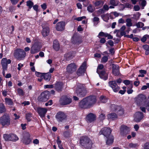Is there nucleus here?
<instances>
[{"instance_id":"obj_1","label":"nucleus","mask_w":149,"mask_h":149,"mask_svg":"<svg viewBox=\"0 0 149 149\" xmlns=\"http://www.w3.org/2000/svg\"><path fill=\"white\" fill-rule=\"evenodd\" d=\"M97 101L96 96L90 95L84 98L79 102V107L84 109L89 108L93 107Z\"/></svg>"},{"instance_id":"obj_2","label":"nucleus","mask_w":149,"mask_h":149,"mask_svg":"<svg viewBox=\"0 0 149 149\" xmlns=\"http://www.w3.org/2000/svg\"><path fill=\"white\" fill-rule=\"evenodd\" d=\"M80 146L85 149H91L93 144V141L87 136L83 135L79 139Z\"/></svg>"},{"instance_id":"obj_3","label":"nucleus","mask_w":149,"mask_h":149,"mask_svg":"<svg viewBox=\"0 0 149 149\" xmlns=\"http://www.w3.org/2000/svg\"><path fill=\"white\" fill-rule=\"evenodd\" d=\"M110 109L112 111L115 112L119 116H123L125 113V109L121 105L111 104Z\"/></svg>"},{"instance_id":"obj_4","label":"nucleus","mask_w":149,"mask_h":149,"mask_svg":"<svg viewBox=\"0 0 149 149\" xmlns=\"http://www.w3.org/2000/svg\"><path fill=\"white\" fill-rule=\"evenodd\" d=\"M76 93L79 97H83L86 95L87 92L83 84H79L77 85Z\"/></svg>"},{"instance_id":"obj_5","label":"nucleus","mask_w":149,"mask_h":149,"mask_svg":"<svg viewBox=\"0 0 149 149\" xmlns=\"http://www.w3.org/2000/svg\"><path fill=\"white\" fill-rule=\"evenodd\" d=\"M13 55L16 59L21 60H23L26 56V53L22 49L17 48L14 50Z\"/></svg>"},{"instance_id":"obj_6","label":"nucleus","mask_w":149,"mask_h":149,"mask_svg":"<svg viewBox=\"0 0 149 149\" xmlns=\"http://www.w3.org/2000/svg\"><path fill=\"white\" fill-rule=\"evenodd\" d=\"M10 123V120L9 116L4 114L0 117V125H2L3 127L9 125Z\"/></svg>"},{"instance_id":"obj_7","label":"nucleus","mask_w":149,"mask_h":149,"mask_svg":"<svg viewBox=\"0 0 149 149\" xmlns=\"http://www.w3.org/2000/svg\"><path fill=\"white\" fill-rule=\"evenodd\" d=\"M50 93L49 91H45L42 92L38 97V101L40 102H45L49 98Z\"/></svg>"},{"instance_id":"obj_8","label":"nucleus","mask_w":149,"mask_h":149,"mask_svg":"<svg viewBox=\"0 0 149 149\" xmlns=\"http://www.w3.org/2000/svg\"><path fill=\"white\" fill-rule=\"evenodd\" d=\"M146 97L145 95L141 94H139L135 98V102L138 105H141L143 106L145 101L148 100H146Z\"/></svg>"},{"instance_id":"obj_9","label":"nucleus","mask_w":149,"mask_h":149,"mask_svg":"<svg viewBox=\"0 0 149 149\" xmlns=\"http://www.w3.org/2000/svg\"><path fill=\"white\" fill-rule=\"evenodd\" d=\"M77 68V65L74 63L69 64L66 68V72L69 74H72L76 71Z\"/></svg>"},{"instance_id":"obj_10","label":"nucleus","mask_w":149,"mask_h":149,"mask_svg":"<svg viewBox=\"0 0 149 149\" xmlns=\"http://www.w3.org/2000/svg\"><path fill=\"white\" fill-rule=\"evenodd\" d=\"M41 47L39 42H35L30 48V53L34 54L37 53L40 51Z\"/></svg>"},{"instance_id":"obj_11","label":"nucleus","mask_w":149,"mask_h":149,"mask_svg":"<svg viewBox=\"0 0 149 149\" xmlns=\"http://www.w3.org/2000/svg\"><path fill=\"white\" fill-rule=\"evenodd\" d=\"M72 102V99L66 95L62 96L59 100L60 104L61 106L69 104L71 103Z\"/></svg>"},{"instance_id":"obj_12","label":"nucleus","mask_w":149,"mask_h":149,"mask_svg":"<svg viewBox=\"0 0 149 149\" xmlns=\"http://www.w3.org/2000/svg\"><path fill=\"white\" fill-rule=\"evenodd\" d=\"M107 71L105 68H104L101 70H97V72L100 78L105 81L108 79V73L106 72Z\"/></svg>"},{"instance_id":"obj_13","label":"nucleus","mask_w":149,"mask_h":149,"mask_svg":"<svg viewBox=\"0 0 149 149\" xmlns=\"http://www.w3.org/2000/svg\"><path fill=\"white\" fill-rule=\"evenodd\" d=\"M55 117L58 122H61L66 119L67 116L64 112L60 111L56 113Z\"/></svg>"},{"instance_id":"obj_14","label":"nucleus","mask_w":149,"mask_h":149,"mask_svg":"<svg viewBox=\"0 0 149 149\" xmlns=\"http://www.w3.org/2000/svg\"><path fill=\"white\" fill-rule=\"evenodd\" d=\"M108 84L109 86L112 88L114 92L116 93L118 92L120 89V87L117 85L116 83V81H109L108 82Z\"/></svg>"},{"instance_id":"obj_15","label":"nucleus","mask_w":149,"mask_h":149,"mask_svg":"<svg viewBox=\"0 0 149 149\" xmlns=\"http://www.w3.org/2000/svg\"><path fill=\"white\" fill-rule=\"evenodd\" d=\"M129 128L125 125H121L120 128V134L122 136H124L129 133Z\"/></svg>"},{"instance_id":"obj_16","label":"nucleus","mask_w":149,"mask_h":149,"mask_svg":"<svg viewBox=\"0 0 149 149\" xmlns=\"http://www.w3.org/2000/svg\"><path fill=\"white\" fill-rule=\"evenodd\" d=\"M71 42L74 44L79 45L82 43V41L78 35L74 33L72 37Z\"/></svg>"},{"instance_id":"obj_17","label":"nucleus","mask_w":149,"mask_h":149,"mask_svg":"<svg viewBox=\"0 0 149 149\" xmlns=\"http://www.w3.org/2000/svg\"><path fill=\"white\" fill-rule=\"evenodd\" d=\"M112 132V130L109 127H105L101 129L99 132L100 135H103L106 137L111 136V133Z\"/></svg>"},{"instance_id":"obj_18","label":"nucleus","mask_w":149,"mask_h":149,"mask_svg":"<svg viewBox=\"0 0 149 149\" xmlns=\"http://www.w3.org/2000/svg\"><path fill=\"white\" fill-rule=\"evenodd\" d=\"M86 62L84 61L82 63L77 70L76 72L77 75L79 76L81 75L82 74L84 73L86 70Z\"/></svg>"},{"instance_id":"obj_19","label":"nucleus","mask_w":149,"mask_h":149,"mask_svg":"<svg viewBox=\"0 0 149 149\" xmlns=\"http://www.w3.org/2000/svg\"><path fill=\"white\" fill-rule=\"evenodd\" d=\"M134 120L136 122L141 121L144 117L143 113L140 111L136 112L134 115Z\"/></svg>"},{"instance_id":"obj_20","label":"nucleus","mask_w":149,"mask_h":149,"mask_svg":"<svg viewBox=\"0 0 149 149\" xmlns=\"http://www.w3.org/2000/svg\"><path fill=\"white\" fill-rule=\"evenodd\" d=\"M32 139L31 138V136L28 133H27L23 139L22 141L23 143L26 145H28L32 143Z\"/></svg>"},{"instance_id":"obj_21","label":"nucleus","mask_w":149,"mask_h":149,"mask_svg":"<svg viewBox=\"0 0 149 149\" xmlns=\"http://www.w3.org/2000/svg\"><path fill=\"white\" fill-rule=\"evenodd\" d=\"M11 61L9 59L7 60L6 58H3L1 61V64L2 69L4 70H7L8 64L10 63Z\"/></svg>"},{"instance_id":"obj_22","label":"nucleus","mask_w":149,"mask_h":149,"mask_svg":"<svg viewBox=\"0 0 149 149\" xmlns=\"http://www.w3.org/2000/svg\"><path fill=\"white\" fill-rule=\"evenodd\" d=\"M42 29L41 31V33L44 37H46L49 34L50 29L49 27L45 25H42Z\"/></svg>"},{"instance_id":"obj_23","label":"nucleus","mask_w":149,"mask_h":149,"mask_svg":"<svg viewBox=\"0 0 149 149\" xmlns=\"http://www.w3.org/2000/svg\"><path fill=\"white\" fill-rule=\"evenodd\" d=\"M86 119L88 123H92L96 120V115L92 113H90L86 116Z\"/></svg>"},{"instance_id":"obj_24","label":"nucleus","mask_w":149,"mask_h":149,"mask_svg":"<svg viewBox=\"0 0 149 149\" xmlns=\"http://www.w3.org/2000/svg\"><path fill=\"white\" fill-rule=\"evenodd\" d=\"M65 23L63 21L58 22L56 26V29L58 31H62L64 30Z\"/></svg>"},{"instance_id":"obj_25","label":"nucleus","mask_w":149,"mask_h":149,"mask_svg":"<svg viewBox=\"0 0 149 149\" xmlns=\"http://www.w3.org/2000/svg\"><path fill=\"white\" fill-rule=\"evenodd\" d=\"M37 111L40 117L44 118L47 112V110L44 108L38 107L37 109Z\"/></svg>"},{"instance_id":"obj_26","label":"nucleus","mask_w":149,"mask_h":149,"mask_svg":"<svg viewBox=\"0 0 149 149\" xmlns=\"http://www.w3.org/2000/svg\"><path fill=\"white\" fill-rule=\"evenodd\" d=\"M63 85V84L62 82L56 81L54 84V87L56 91L58 92H60L62 90Z\"/></svg>"},{"instance_id":"obj_27","label":"nucleus","mask_w":149,"mask_h":149,"mask_svg":"<svg viewBox=\"0 0 149 149\" xmlns=\"http://www.w3.org/2000/svg\"><path fill=\"white\" fill-rule=\"evenodd\" d=\"M112 73L114 76H118L119 75L120 72L119 66L113 64Z\"/></svg>"},{"instance_id":"obj_28","label":"nucleus","mask_w":149,"mask_h":149,"mask_svg":"<svg viewBox=\"0 0 149 149\" xmlns=\"http://www.w3.org/2000/svg\"><path fill=\"white\" fill-rule=\"evenodd\" d=\"M106 144L107 145H111L114 141V137L112 135H111L108 136L106 137Z\"/></svg>"},{"instance_id":"obj_29","label":"nucleus","mask_w":149,"mask_h":149,"mask_svg":"<svg viewBox=\"0 0 149 149\" xmlns=\"http://www.w3.org/2000/svg\"><path fill=\"white\" fill-rule=\"evenodd\" d=\"M118 116L115 113H111L108 114L107 117L109 120H114L118 118Z\"/></svg>"},{"instance_id":"obj_30","label":"nucleus","mask_w":149,"mask_h":149,"mask_svg":"<svg viewBox=\"0 0 149 149\" xmlns=\"http://www.w3.org/2000/svg\"><path fill=\"white\" fill-rule=\"evenodd\" d=\"M53 48L56 51L59 50L60 49V45L57 40H54L53 41Z\"/></svg>"},{"instance_id":"obj_31","label":"nucleus","mask_w":149,"mask_h":149,"mask_svg":"<svg viewBox=\"0 0 149 149\" xmlns=\"http://www.w3.org/2000/svg\"><path fill=\"white\" fill-rule=\"evenodd\" d=\"M74 57L73 54L72 52H69L64 55V57L66 60L69 61L72 59Z\"/></svg>"},{"instance_id":"obj_32","label":"nucleus","mask_w":149,"mask_h":149,"mask_svg":"<svg viewBox=\"0 0 149 149\" xmlns=\"http://www.w3.org/2000/svg\"><path fill=\"white\" fill-rule=\"evenodd\" d=\"M51 74L50 73H44L42 78L47 81H50L51 78Z\"/></svg>"},{"instance_id":"obj_33","label":"nucleus","mask_w":149,"mask_h":149,"mask_svg":"<svg viewBox=\"0 0 149 149\" xmlns=\"http://www.w3.org/2000/svg\"><path fill=\"white\" fill-rule=\"evenodd\" d=\"M19 140V138L15 134H11L10 141L15 142Z\"/></svg>"},{"instance_id":"obj_34","label":"nucleus","mask_w":149,"mask_h":149,"mask_svg":"<svg viewBox=\"0 0 149 149\" xmlns=\"http://www.w3.org/2000/svg\"><path fill=\"white\" fill-rule=\"evenodd\" d=\"M104 2V0H96L94 3L95 6H99L100 5H103Z\"/></svg>"},{"instance_id":"obj_35","label":"nucleus","mask_w":149,"mask_h":149,"mask_svg":"<svg viewBox=\"0 0 149 149\" xmlns=\"http://www.w3.org/2000/svg\"><path fill=\"white\" fill-rule=\"evenodd\" d=\"M108 100V98L106 96H101L100 97V102L102 103H106L107 102Z\"/></svg>"},{"instance_id":"obj_36","label":"nucleus","mask_w":149,"mask_h":149,"mask_svg":"<svg viewBox=\"0 0 149 149\" xmlns=\"http://www.w3.org/2000/svg\"><path fill=\"white\" fill-rule=\"evenodd\" d=\"M6 111V109L3 104L0 103V114L5 113Z\"/></svg>"},{"instance_id":"obj_37","label":"nucleus","mask_w":149,"mask_h":149,"mask_svg":"<svg viewBox=\"0 0 149 149\" xmlns=\"http://www.w3.org/2000/svg\"><path fill=\"white\" fill-rule=\"evenodd\" d=\"M5 102L8 105L10 106L12 105L13 104V102L11 99L8 98H6L5 99Z\"/></svg>"},{"instance_id":"obj_38","label":"nucleus","mask_w":149,"mask_h":149,"mask_svg":"<svg viewBox=\"0 0 149 149\" xmlns=\"http://www.w3.org/2000/svg\"><path fill=\"white\" fill-rule=\"evenodd\" d=\"M11 134H4L3 135V138L6 141H10Z\"/></svg>"},{"instance_id":"obj_39","label":"nucleus","mask_w":149,"mask_h":149,"mask_svg":"<svg viewBox=\"0 0 149 149\" xmlns=\"http://www.w3.org/2000/svg\"><path fill=\"white\" fill-rule=\"evenodd\" d=\"M119 1L118 0H110V4L113 6H116L119 4Z\"/></svg>"},{"instance_id":"obj_40","label":"nucleus","mask_w":149,"mask_h":149,"mask_svg":"<svg viewBox=\"0 0 149 149\" xmlns=\"http://www.w3.org/2000/svg\"><path fill=\"white\" fill-rule=\"evenodd\" d=\"M33 4V3L31 0H29L26 1V6L28 7L29 9L28 11L29 10V9H31L32 8Z\"/></svg>"},{"instance_id":"obj_41","label":"nucleus","mask_w":149,"mask_h":149,"mask_svg":"<svg viewBox=\"0 0 149 149\" xmlns=\"http://www.w3.org/2000/svg\"><path fill=\"white\" fill-rule=\"evenodd\" d=\"M87 10L88 12L91 13H92L95 10V8H93L92 4H90L87 7Z\"/></svg>"},{"instance_id":"obj_42","label":"nucleus","mask_w":149,"mask_h":149,"mask_svg":"<svg viewBox=\"0 0 149 149\" xmlns=\"http://www.w3.org/2000/svg\"><path fill=\"white\" fill-rule=\"evenodd\" d=\"M139 72L141 74H139L138 77H143L144 76V74H146V73L147 71L145 70H139Z\"/></svg>"},{"instance_id":"obj_43","label":"nucleus","mask_w":149,"mask_h":149,"mask_svg":"<svg viewBox=\"0 0 149 149\" xmlns=\"http://www.w3.org/2000/svg\"><path fill=\"white\" fill-rule=\"evenodd\" d=\"M70 131L69 130H67L64 132L63 133V136L65 138H68L70 136Z\"/></svg>"},{"instance_id":"obj_44","label":"nucleus","mask_w":149,"mask_h":149,"mask_svg":"<svg viewBox=\"0 0 149 149\" xmlns=\"http://www.w3.org/2000/svg\"><path fill=\"white\" fill-rule=\"evenodd\" d=\"M121 5L123 6V8H126L131 9L132 7V6L131 4L128 3H126L125 5L121 4Z\"/></svg>"},{"instance_id":"obj_45","label":"nucleus","mask_w":149,"mask_h":149,"mask_svg":"<svg viewBox=\"0 0 149 149\" xmlns=\"http://www.w3.org/2000/svg\"><path fill=\"white\" fill-rule=\"evenodd\" d=\"M126 22H127L126 26L128 27H130L132 26V23L131 19L129 18L126 19Z\"/></svg>"},{"instance_id":"obj_46","label":"nucleus","mask_w":149,"mask_h":149,"mask_svg":"<svg viewBox=\"0 0 149 149\" xmlns=\"http://www.w3.org/2000/svg\"><path fill=\"white\" fill-rule=\"evenodd\" d=\"M141 15V13L139 12H136V14L133 15L134 18L136 20L139 19Z\"/></svg>"},{"instance_id":"obj_47","label":"nucleus","mask_w":149,"mask_h":149,"mask_svg":"<svg viewBox=\"0 0 149 149\" xmlns=\"http://www.w3.org/2000/svg\"><path fill=\"white\" fill-rule=\"evenodd\" d=\"M143 106L146 107L147 110L149 111V100H146Z\"/></svg>"},{"instance_id":"obj_48","label":"nucleus","mask_w":149,"mask_h":149,"mask_svg":"<svg viewBox=\"0 0 149 149\" xmlns=\"http://www.w3.org/2000/svg\"><path fill=\"white\" fill-rule=\"evenodd\" d=\"M31 114L30 113H26V118L27 121L30 122L31 121V118L32 117Z\"/></svg>"},{"instance_id":"obj_49","label":"nucleus","mask_w":149,"mask_h":149,"mask_svg":"<svg viewBox=\"0 0 149 149\" xmlns=\"http://www.w3.org/2000/svg\"><path fill=\"white\" fill-rule=\"evenodd\" d=\"M129 87V88H130V89H128L127 91V93L128 94L132 93L133 91V90L132 89L133 88L132 84L130 85Z\"/></svg>"},{"instance_id":"obj_50","label":"nucleus","mask_w":149,"mask_h":149,"mask_svg":"<svg viewBox=\"0 0 149 149\" xmlns=\"http://www.w3.org/2000/svg\"><path fill=\"white\" fill-rule=\"evenodd\" d=\"M17 91L19 95H24V92L22 89L18 88L17 89Z\"/></svg>"},{"instance_id":"obj_51","label":"nucleus","mask_w":149,"mask_h":149,"mask_svg":"<svg viewBox=\"0 0 149 149\" xmlns=\"http://www.w3.org/2000/svg\"><path fill=\"white\" fill-rule=\"evenodd\" d=\"M139 146L138 143H129V146L130 148H136Z\"/></svg>"},{"instance_id":"obj_52","label":"nucleus","mask_w":149,"mask_h":149,"mask_svg":"<svg viewBox=\"0 0 149 149\" xmlns=\"http://www.w3.org/2000/svg\"><path fill=\"white\" fill-rule=\"evenodd\" d=\"M108 57L107 56H105L103 57L101 60V61L102 63H105L108 60Z\"/></svg>"},{"instance_id":"obj_53","label":"nucleus","mask_w":149,"mask_h":149,"mask_svg":"<svg viewBox=\"0 0 149 149\" xmlns=\"http://www.w3.org/2000/svg\"><path fill=\"white\" fill-rule=\"evenodd\" d=\"M123 83H124L126 85H130L132 84V82L131 81H130L128 80H125L123 81Z\"/></svg>"},{"instance_id":"obj_54","label":"nucleus","mask_w":149,"mask_h":149,"mask_svg":"<svg viewBox=\"0 0 149 149\" xmlns=\"http://www.w3.org/2000/svg\"><path fill=\"white\" fill-rule=\"evenodd\" d=\"M107 34V33H104L102 31H101L99 33L98 35V38H100V37H106Z\"/></svg>"},{"instance_id":"obj_55","label":"nucleus","mask_w":149,"mask_h":149,"mask_svg":"<svg viewBox=\"0 0 149 149\" xmlns=\"http://www.w3.org/2000/svg\"><path fill=\"white\" fill-rule=\"evenodd\" d=\"M43 74L44 73H41L37 71H36L35 72V74L37 77L42 78Z\"/></svg>"},{"instance_id":"obj_56","label":"nucleus","mask_w":149,"mask_h":149,"mask_svg":"<svg viewBox=\"0 0 149 149\" xmlns=\"http://www.w3.org/2000/svg\"><path fill=\"white\" fill-rule=\"evenodd\" d=\"M105 13L104 10L103 8L99 9L97 11V14L99 15L100 14H103Z\"/></svg>"},{"instance_id":"obj_57","label":"nucleus","mask_w":149,"mask_h":149,"mask_svg":"<svg viewBox=\"0 0 149 149\" xmlns=\"http://www.w3.org/2000/svg\"><path fill=\"white\" fill-rule=\"evenodd\" d=\"M108 44L109 45L112 47L114 45L113 42L111 40H109L106 43V45L107 46V45Z\"/></svg>"},{"instance_id":"obj_58","label":"nucleus","mask_w":149,"mask_h":149,"mask_svg":"<svg viewBox=\"0 0 149 149\" xmlns=\"http://www.w3.org/2000/svg\"><path fill=\"white\" fill-rule=\"evenodd\" d=\"M104 68V65L102 64H100L98 65L97 67V70H103V69Z\"/></svg>"},{"instance_id":"obj_59","label":"nucleus","mask_w":149,"mask_h":149,"mask_svg":"<svg viewBox=\"0 0 149 149\" xmlns=\"http://www.w3.org/2000/svg\"><path fill=\"white\" fill-rule=\"evenodd\" d=\"M105 115L103 113H101L99 116V118L101 120H103L105 118Z\"/></svg>"},{"instance_id":"obj_60","label":"nucleus","mask_w":149,"mask_h":149,"mask_svg":"<svg viewBox=\"0 0 149 149\" xmlns=\"http://www.w3.org/2000/svg\"><path fill=\"white\" fill-rule=\"evenodd\" d=\"M143 147L144 149H149V142H147L145 143Z\"/></svg>"},{"instance_id":"obj_61","label":"nucleus","mask_w":149,"mask_h":149,"mask_svg":"<svg viewBox=\"0 0 149 149\" xmlns=\"http://www.w3.org/2000/svg\"><path fill=\"white\" fill-rule=\"evenodd\" d=\"M54 87V86L52 84L51 85H46L44 86V88H53Z\"/></svg>"},{"instance_id":"obj_62","label":"nucleus","mask_w":149,"mask_h":149,"mask_svg":"<svg viewBox=\"0 0 149 149\" xmlns=\"http://www.w3.org/2000/svg\"><path fill=\"white\" fill-rule=\"evenodd\" d=\"M61 141L59 140V138L58 136L57 137V143L58 146V147H59L60 146H62L61 144Z\"/></svg>"},{"instance_id":"obj_63","label":"nucleus","mask_w":149,"mask_h":149,"mask_svg":"<svg viewBox=\"0 0 149 149\" xmlns=\"http://www.w3.org/2000/svg\"><path fill=\"white\" fill-rule=\"evenodd\" d=\"M143 48L146 51H149V46L147 45H145L143 46Z\"/></svg>"},{"instance_id":"obj_64","label":"nucleus","mask_w":149,"mask_h":149,"mask_svg":"<svg viewBox=\"0 0 149 149\" xmlns=\"http://www.w3.org/2000/svg\"><path fill=\"white\" fill-rule=\"evenodd\" d=\"M19 0H10L12 4L15 5L16 4Z\"/></svg>"}]
</instances>
